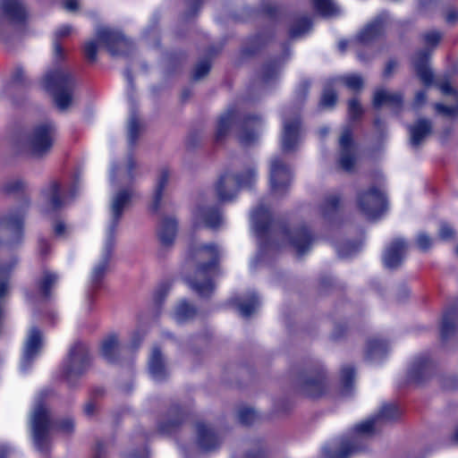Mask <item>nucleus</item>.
Returning <instances> with one entry per match:
<instances>
[{
  "instance_id": "f257e3e1",
  "label": "nucleus",
  "mask_w": 458,
  "mask_h": 458,
  "mask_svg": "<svg viewBox=\"0 0 458 458\" xmlns=\"http://www.w3.org/2000/svg\"><path fill=\"white\" fill-rule=\"evenodd\" d=\"M400 414L401 411L395 404L383 405L377 415L356 424L348 433L324 446L325 458H349L360 452L377 426L397 419Z\"/></svg>"
},
{
  "instance_id": "f03ea898",
  "label": "nucleus",
  "mask_w": 458,
  "mask_h": 458,
  "mask_svg": "<svg viewBox=\"0 0 458 458\" xmlns=\"http://www.w3.org/2000/svg\"><path fill=\"white\" fill-rule=\"evenodd\" d=\"M220 250L214 243L192 244L185 259V281L199 296H208L214 290L213 277L218 269Z\"/></svg>"
},
{
  "instance_id": "7ed1b4c3",
  "label": "nucleus",
  "mask_w": 458,
  "mask_h": 458,
  "mask_svg": "<svg viewBox=\"0 0 458 458\" xmlns=\"http://www.w3.org/2000/svg\"><path fill=\"white\" fill-rule=\"evenodd\" d=\"M132 196V191L130 189H119L112 196L110 204V221L106 228L102 257L92 267L89 275V280L91 289H96L100 285L108 269L109 259L114 245L116 229L123 213L129 206Z\"/></svg>"
},
{
  "instance_id": "20e7f679",
  "label": "nucleus",
  "mask_w": 458,
  "mask_h": 458,
  "mask_svg": "<svg viewBox=\"0 0 458 458\" xmlns=\"http://www.w3.org/2000/svg\"><path fill=\"white\" fill-rule=\"evenodd\" d=\"M65 52L58 41L53 44V65L41 80L42 88L54 97L57 107L68 108L72 102L73 79L71 73L60 64Z\"/></svg>"
},
{
  "instance_id": "39448f33",
  "label": "nucleus",
  "mask_w": 458,
  "mask_h": 458,
  "mask_svg": "<svg viewBox=\"0 0 458 458\" xmlns=\"http://www.w3.org/2000/svg\"><path fill=\"white\" fill-rule=\"evenodd\" d=\"M46 394L42 392L36 396L30 414L33 443L42 453L47 450L49 434L55 428L50 411L44 401Z\"/></svg>"
},
{
  "instance_id": "423d86ee",
  "label": "nucleus",
  "mask_w": 458,
  "mask_h": 458,
  "mask_svg": "<svg viewBox=\"0 0 458 458\" xmlns=\"http://www.w3.org/2000/svg\"><path fill=\"white\" fill-rule=\"evenodd\" d=\"M55 133V129L52 123L37 124L21 140V150L32 157H42L51 150Z\"/></svg>"
},
{
  "instance_id": "0eeeda50",
  "label": "nucleus",
  "mask_w": 458,
  "mask_h": 458,
  "mask_svg": "<svg viewBox=\"0 0 458 458\" xmlns=\"http://www.w3.org/2000/svg\"><path fill=\"white\" fill-rule=\"evenodd\" d=\"M258 178L256 166L251 164L239 174L231 170H225L218 177L215 189L217 198L221 201L233 199L240 188L250 187Z\"/></svg>"
},
{
  "instance_id": "6e6552de",
  "label": "nucleus",
  "mask_w": 458,
  "mask_h": 458,
  "mask_svg": "<svg viewBox=\"0 0 458 458\" xmlns=\"http://www.w3.org/2000/svg\"><path fill=\"white\" fill-rule=\"evenodd\" d=\"M90 363L88 347L83 343L74 344L68 354L64 367V374L67 382L72 386L88 369Z\"/></svg>"
},
{
  "instance_id": "1a4fd4ad",
  "label": "nucleus",
  "mask_w": 458,
  "mask_h": 458,
  "mask_svg": "<svg viewBox=\"0 0 458 458\" xmlns=\"http://www.w3.org/2000/svg\"><path fill=\"white\" fill-rule=\"evenodd\" d=\"M293 179L292 170L280 157H273L269 163V184L273 197L283 196Z\"/></svg>"
},
{
  "instance_id": "9d476101",
  "label": "nucleus",
  "mask_w": 458,
  "mask_h": 458,
  "mask_svg": "<svg viewBox=\"0 0 458 458\" xmlns=\"http://www.w3.org/2000/svg\"><path fill=\"white\" fill-rule=\"evenodd\" d=\"M357 203L360 212L368 219L379 217L386 209L385 192L374 187L360 193Z\"/></svg>"
},
{
  "instance_id": "9b49d317",
  "label": "nucleus",
  "mask_w": 458,
  "mask_h": 458,
  "mask_svg": "<svg viewBox=\"0 0 458 458\" xmlns=\"http://www.w3.org/2000/svg\"><path fill=\"white\" fill-rule=\"evenodd\" d=\"M24 216L23 209L11 210L0 216V233L6 231L11 233V238L8 241L9 247L13 248L22 242Z\"/></svg>"
},
{
  "instance_id": "f8f14e48",
  "label": "nucleus",
  "mask_w": 458,
  "mask_h": 458,
  "mask_svg": "<svg viewBox=\"0 0 458 458\" xmlns=\"http://www.w3.org/2000/svg\"><path fill=\"white\" fill-rule=\"evenodd\" d=\"M97 37L106 47L112 55H123L131 47V42L118 30L100 28L97 31Z\"/></svg>"
},
{
  "instance_id": "ddd939ff",
  "label": "nucleus",
  "mask_w": 458,
  "mask_h": 458,
  "mask_svg": "<svg viewBox=\"0 0 458 458\" xmlns=\"http://www.w3.org/2000/svg\"><path fill=\"white\" fill-rule=\"evenodd\" d=\"M43 200L52 209L64 207L75 196V188L72 186L69 192H65L58 182H50L41 192Z\"/></svg>"
},
{
  "instance_id": "4468645a",
  "label": "nucleus",
  "mask_w": 458,
  "mask_h": 458,
  "mask_svg": "<svg viewBox=\"0 0 458 458\" xmlns=\"http://www.w3.org/2000/svg\"><path fill=\"white\" fill-rule=\"evenodd\" d=\"M43 347V336L41 332L35 327H32L28 333L22 357L21 360V370L27 372L32 361L38 357Z\"/></svg>"
},
{
  "instance_id": "2eb2a0df",
  "label": "nucleus",
  "mask_w": 458,
  "mask_h": 458,
  "mask_svg": "<svg viewBox=\"0 0 458 458\" xmlns=\"http://www.w3.org/2000/svg\"><path fill=\"white\" fill-rule=\"evenodd\" d=\"M301 139V123L299 116L291 118L284 114L283 118V131L281 136V147L284 152L294 150Z\"/></svg>"
},
{
  "instance_id": "dca6fc26",
  "label": "nucleus",
  "mask_w": 458,
  "mask_h": 458,
  "mask_svg": "<svg viewBox=\"0 0 458 458\" xmlns=\"http://www.w3.org/2000/svg\"><path fill=\"white\" fill-rule=\"evenodd\" d=\"M339 165L344 170L350 172L356 163V149L349 128L344 129L339 139Z\"/></svg>"
},
{
  "instance_id": "f3484780",
  "label": "nucleus",
  "mask_w": 458,
  "mask_h": 458,
  "mask_svg": "<svg viewBox=\"0 0 458 458\" xmlns=\"http://www.w3.org/2000/svg\"><path fill=\"white\" fill-rule=\"evenodd\" d=\"M136 163L131 156H129L125 164L122 165H112L109 172L110 183L113 187L117 185L126 186L136 177Z\"/></svg>"
},
{
  "instance_id": "a211bd4d",
  "label": "nucleus",
  "mask_w": 458,
  "mask_h": 458,
  "mask_svg": "<svg viewBox=\"0 0 458 458\" xmlns=\"http://www.w3.org/2000/svg\"><path fill=\"white\" fill-rule=\"evenodd\" d=\"M284 239L293 248L298 255L304 254L310 248L313 238L304 226L292 230L284 229Z\"/></svg>"
},
{
  "instance_id": "6ab92c4d",
  "label": "nucleus",
  "mask_w": 458,
  "mask_h": 458,
  "mask_svg": "<svg viewBox=\"0 0 458 458\" xmlns=\"http://www.w3.org/2000/svg\"><path fill=\"white\" fill-rule=\"evenodd\" d=\"M220 444V437L209 425L204 422L196 424V445L200 451H214Z\"/></svg>"
},
{
  "instance_id": "aec40b11",
  "label": "nucleus",
  "mask_w": 458,
  "mask_h": 458,
  "mask_svg": "<svg viewBox=\"0 0 458 458\" xmlns=\"http://www.w3.org/2000/svg\"><path fill=\"white\" fill-rule=\"evenodd\" d=\"M0 26L6 20L11 23H20L26 18V10L21 0H0Z\"/></svg>"
},
{
  "instance_id": "412c9836",
  "label": "nucleus",
  "mask_w": 458,
  "mask_h": 458,
  "mask_svg": "<svg viewBox=\"0 0 458 458\" xmlns=\"http://www.w3.org/2000/svg\"><path fill=\"white\" fill-rule=\"evenodd\" d=\"M434 371L432 361L427 357L416 358L411 364L407 377L409 381L420 384L429 378Z\"/></svg>"
},
{
  "instance_id": "4be33fe9",
  "label": "nucleus",
  "mask_w": 458,
  "mask_h": 458,
  "mask_svg": "<svg viewBox=\"0 0 458 458\" xmlns=\"http://www.w3.org/2000/svg\"><path fill=\"white\" fill-rule=\"evenodd\" d=\"M407 243L402 238H396L386 247L384 255V265L388 268L397 267L404 259Z\"/></svg>"
},
{
  "instance_id": "5701e85b",
  "label": "nucleus",
  "mask_w": 458,
  "mask_h": 458,
  "mask_svg": "<svg viewBox=\"0 0 458 458\" xmlns=\"http://www.w3.org/2000/svg\"><path fill=\"white\" fill-rule=\"evenodd\" d=\"M270 223V213L263 204H260L251 212V228L260 241L268 234Z\"/></svg>"
},
{
  "instance_id": "b1692460",
  "label": "nucleus",
  "mask_w": 458,
  "mask_h": 458,
  "mask_svg": "<svg viewBox=\"0 0 458 458\" xmlns=\"http://www.w3.org/2000/svg\"><path fill=\"white\" fill-rule=\"evenodd\" d=\"M262 126V120L260 117L253 116L247 117L241 127L239 133V140L243 145H250L253 143L259 135V130Z\"/></svg>"
},
{
  "instance_id": "393cba45",
  "label": "nucleus",
  "mask_w": 458,
  "mask_h": 458,
  "mask_svg": "<svg viewBox=\"0 0 458 458\" xmlns=\"http://www.w3.org/2000/svg\"><path fill=\"white\" fill-rule=\"evenodd\" d=\"M18 264V258L13 257L7 263L0 266V303L4 306V300L12 289L11 275Z\"/></svg>"
},
{
  "instance_id": "a878e982",
  "label": "nucleus",
  "mask_w": 458,
  "mask_h": 458,
  "mask_svg": "<svg viewBox=\"0 0 458 458\" xmlns=\"http://www.w3.org/2000/svg\"><path fill=\"white\" fill-rule=\"evenodd\" d=\"M428 51L423 50L417 53L413 58V64L417 75L426 86L430 85L433 81V73L428 67Z\"/></svg>"
},
{
  "instance_id": "bb28decb",
  "label": "nucleus",
  "mask_w": 458,
  "mask_h": 458,
  "mask_svg": "<svg viewBox=\"0 0 458 458\" xmlns=\"http://www.w3.org/2000/svg\"><path fill=\"white\" fill-rule=\"evenodd\" d=\"M148 372L150 377L156 381L164 379L167 375L165 360L157 347H154L151 351L148 360Z\"/></svg>"
},
{
  "instance_id": "cd10ccee",
  "label": "nucleus",
  "mask_w": 458,
  "mask_h": 458,
  "mask_svg": "<svg viewBox=\"0 0 458 458\" xmlns=\"http://www.w3.org/2000/svg\"><path fill=\"white\" fill-rule=\"evenodd\" d=\"M388 19L387 13L380 14L375 21L368 24L358 35V39L363 44H367L377 38L382 32L384 24Z\"/></svg>"
},
{
  "instance_id": "c85d7f7f",
  "label": "nucleus",
  "mask_w": 458,
  "mask_h": 458,
  "mask_svg": "<svg viewBox=\"0 0 458 458\" xmlns=\"http://www.w3.org/2000/svg\"><path fill=\"white\" fill-rule=\"evenodd\" d=\"M389 350L388 344L382 339L371 338L367 342L365 358L371 362H379Z\"/></svg>"
},
{
  "instance_id": "c756f323",
  "label": "nucleus",
  "mask_w": 458,
  "mask_h": 458,
  "mask_svg": "<svg viewBox=\"0 0 458 458\" xmlns=\"http://www.w3.org/2000/svg\"><path fill=\"white\" fill-rule=\"evenodd\" d=\"M123 352L116 335H109L102 341L100 354L106 361H116Z\"/></svg>"
},
{
  "instance_id": "7c9ffc66",
  "label": "nucleus",
  "mask_w": 458,
  "mask_h": 458,
  "mask_svg": "<svg viewBox=\"0 0 458 458\" xmlns=\"http://www.w3.org/2000/svg\"><path fill=\"white\" fill-rule=\"evenodd\" d=\"M194 216L197 221L210 228H217L223 223V217L216 208L199 207Z\"/></svg>"
},
{
  "instance_id": "2f4dec72",
  "label": "nucleus",
  "mask_w": 458,
  "mask_h": 458,
  "mask_svg": "<svg viewBox=\"0 0 458 458\" xmlns=\"http://www.w3.org/2000/svg\"><path fill=\"white\" fill-rule=\"evenodd\" d=\"M177 232V222L174 218L165 217L164 218L158 226L157 235L160 243L168 247L171 246L175 239Z\"/></svg>"
},
{
  "instance_id": "473e14b6",
  "label": "nucleus",
  "mask_w": 458,
  "mask_h": 458,
  "mask_svg": "<svg viewBox=\"0 0 458 458\" xmlns=\"http://www.w3.org/2000/svg\"><path fill=\"white\" fill-rule=\"evenodd\" d=\"M403 103V96L400 92L377 89L373 98V106L377 108L382 106L399 107Z\"/></svg>"
},
{
  "instance_id": "72a5a7b5",
  "label": "nucleus",
  "mask_w": 458,
  "mask_h": 458,
  "mask_svg": "<svg viewBox=\"0 0 458 458\" xmlns=\"http://www.w3.org/2000/svg\"><path fill=\"white\" fill-rule=\"evenodd\" d=\"M430 131L431 123L426 119H420L414 125L410 126V140L411 146L418 148Z\"/></svg>"
},
{
  "instance_id": "f704fd0d",
  "label": "nucleus",
  "mask_w": 458,
  "mask_h": 458,
  "mask_svg": "<svg viewBox=\"0 0 458 458\" xmlns=\"http://www.w3.org/2000/svg\"><path fill=\"white\" fill-rule=\"evenodd\" d=\"M301 388L305 394L310 397H318L325 390L323 376L319 374L314 378L312 377L303 380L301 384Z\"/></svg>"
},
{
  "instance_id": "c9c22d12",
  "label": "nucleus",
  "mask_w": 458,
  "mask_h": 458,
  "mask_svg": "<svg viewBox=\"0 0 458 458\" xmlns=\"http://www.w3.org/2000/svg\"><path fill=\"white\" fill-rule=\"evenodd\" d=\"M458 330V312L456 310L447 311L443 318L441 326V335L447 339Z\"/></svg>"
},
{
  "instance_id": "e433bc0d",
  "label": "nucleus",
  "mask_w": 458,
  "mask_h": 458,
  "mask_svg": "<svg viewBox=\"0 0 458 458\" xmlns=\"http://www.w3.org/2000/svg\"><path fill=\"white\" fill-rule=\"evenodd\" d=\"M170 174V170L167 167H162L158 171L157 185L154 192L153 209L155 210L158 208L159 203L162 199L163 191L165 190L166 184L168 183Z\"/></svg>"
},
{
  "instance_id": "4c0bfd02",
  "label": "nucleus",
  "mask_w": 458,
  "mask_h": 458,
  "mask_svg": "<svg viewBox=\"0 0 458 458\" xmlns=\"http://www.w3.org/2000/svg\"><path fill=\"white\" fill-rule=\"evenodd\" d=\"M196 309L186 301H180L174 308L173 318L179 323H184L194 318Z\"/></svg>"
},
{
  "instance_id": "58836bf2",
  "label": "nucleus",
  "mask_w": 458,
  "mask_h": 458,
  "mask_svg": "<svg viewBox=\"0 0 458 458\" xmlns=\"http://www.w3.org/2000/svg\"><path fill=\"white\" fill-rule=\"evenodd\" d=\"M236 305L240 314L244 318H248L257 310L259 306V301L258 296L252 293L245 298L238 300Z\"/></svg>"
},
{
  "instance_id": "ea45409f",
  "label": "nucleus",
  "mask_w": 458,
  "mask_h": 458,
  "mask_svg": "<svg viewBox=\"0 0 458 458\" xmlns=\"http://www.w3.org/2000/svg\"><path fill=\"white\" fill-rule=\"evenodd\" d=\"M316 11L324 17H334L340 13V8L334 0H312Z\"/></svg>"
},
{
  "instance_id": "a19ab883",
  "label": "nucleus",
  "mask_w": 458,
  "mask_h": 458,
  "mask_svg": "<svg viewBox=\"0 0 458 458\" xmlns=\"http://www.w3.org/2000/svg\"><path fill=\"white\" fill-rule=\"evenodd\" d=\"M57 282V276L51 272H46L38 282V290L40 300H46L50 296V291Z\"/></svg>"
},
{
  "instance_id": "79ce46f5",
  "label": "nucleus",
  "mask_w": 458,
  "mask_h": 458,
  "mask_svg": "<svg viewBox=\"0 0 458 458\" xmlns=\"http://www.w3.org/2000/svg\"><path fill=\"white\" fill-rule=\"evenodd\" d=\"M235 113L232 110H228L226 113L220 116L216 131V140H221L224 136L226 135L233 123L235 121Z\"/></svg>"
},
{
  "instance_id": "37998d69",
  "label": "nucleus",
  "mask_w": 458,
  "mask_h": 458,
  "mask_svg": "<svg viewBox=\"0 0 458 458\" xmlns=\"http://www.w3.org/2000/svg\"><path fill=\"white\" fill-rule=\"evenodd\" d=\"M339 197L335 194L327 196L321 206V214L325 217H329L339 206Z\"/></svg>"
},
{
  "instance_id": "c03bdc74",
  "label": "nucleus",
  "mask_w": 458,
  "mask_h": 458,
  "mask_svg": "<svg viewBox=\"0 0 458 458\" xmlns=\"http://www.w3.org/2000/svg\"><path fill=\"white\" fill-rule=\"evenodd\" d=\"M140 124L139 119L135 114H131L127 125L128 140L130 144H133L140 133Z\"/></svg>"
},
{
  "instance_id": "a18cd8bd",
  "label": "nucleus",
  "mask_w": 458,
  "mask_h": 458,
  "mask_svg": "<svg viewBox=\"0 0 458 458\" xmlns=\"http://www.w3.org/2000/svg\"><path fill=\"white\" fill-rule=\"evenodd\" d=\"M311 27V22L307 18L298 20L290 30L292 38H299L304 35Z\"/></svg>"
},
{
  "instance_id": "49530a36",
  "label": "nucleus",
  "mask_w": 458,
  "mask_h": 458,
  "mask_svg": "<svg viewBox=\"0 0 458 458\" xmlns=\"http://www.w3.org/2000/svg\"><path fill=\"white\" fill-rule=\"evenodd\" d=\"M238 419L243 425H250L259 419V414L250 407L241 408L238 411Z\"/></svg>"
},
{
  "instance_id": "de8ad7c7",
  "label": "nucleus",
  "mask_w": 458,
  "mask_h": 458,
  "mask_svg": "<svg viewBox=\"0 0 458 458\" xmlns=\"http://www.w3.org/2000/svg\"><path fill=\"white\" fill-rule=\"evenodd\" d=\"M343 83L352 90H358L361 89L363 85V80L359 74H348L341 78Z\"/></svg>"
},
{
  "instance_id": "09e8293b",
  "label": "nucleus",
  "mask_w": 458,
  "mask_h": 458,
  "mask_svg": "<svg viewBox=\"0 0 458 458\" xmlns=\"http://www.w3.org/2000/svg\"><path fill=\"white\" fill-rule=\"evenodd\" d=\"M354 376H355V372L352 366L348 365V366H344L342 368L341 374H340V380H341L343 386L345 389H348L352 386Z\"/></svg>"
},
{
  "instance_id": "8fccbe9b",
  "label": "nucleus",
  "mask_w": 458,
  "mask_h": 458,
  "mask_svg": "<svg viewBox=\"0 0 458 458\" xmlns=\"http://www.w3.org/2000/svg\"><path fill=\"white\" fill-rule=\"evenodd\" d=\"M182 422V415L176 414V418L169 419L167 422H161L158 425L159 432L163 434H169L173 432Z\"/></svg>"
},
{
  "instance_id": "3c124183",
  "label": "nucleus",
  "mask_w": 458,
  "mask_h": 458,
  "mask_svg": "<svg viewBox=\"0 0 458 458\" xmlns=\"http://www.w3.org/2000/svg\"><path fill=\"white\" fill-rule=\"evenodd\" d=\"M337 97L335 92L329 88L324 89L320 105L324 107H332L336 102Z\"/></svg>"
},
{
  "instance_id": "603ef678",
  "label": "nucleus",
  "mask_w": 458,
  "mask_h": 458,
  "mask_svg": "<svg viewBox=\"0 0 458 458\" xmlns=\"http://www.w3.org/2000/svg\"><path fill=\"white\" fill-rule=\"evenodd\" d=\"M363 109L357 99L353 98L349 101L348 114L350 119L356 120L361 115Z\"/></svg>"
},
{
  "instance_id": "864d4df0",
  "label": "nucleus",
  "mask_w": 458,
  "mask_h": 458,
  "mask_svg": "<svg viewBox=\"0 0 458 458\" xmlns=\"http://www.w3.org/2000/svg\"><path fill=\"white\" fill-rule=\"evenodd\" d=\"M209 70V63L208 61H202L196 65L193 72V78L195 80H200L208 73Z\"/></svg>"
},
{
  "instance_id": "5fc2aeb1",
  "label": "nucleus",
  "mask_w": 458,
  "mask_h": 458,
  "mask_svg": "<svg viewBox=\"0 0 458 458\" xmlns=\"http://www.w3.org/2000/svg\"><path fill=\"white\" fill-rule=\"evenodd\" d=\"M416 242H417L418 247L421 250H427L428 249H429L431 247V245L433 243V240L427 233H420L417 236Z\"/></svg>"
},
{
  "instance_id": "6e6d98bb",
  "label": "nucleus",
  "mask_w": 458,
  "mask_h": 458,
  "mask_svg": "<svg viewBox=\"0 0 458 458\" xmlns=\"http://www.w3.org/2000/svg\"><path fill=\"white\" fill-rule=\"evenodd\" d=\"M438 234L441 240L448 241L454 238L455 233L450 225L443 223L440 225Z\"/></svg>"
},
{
  "instance_id": "4d7b16f0",
  "label": "nucleus",
  "mask_w": 458,
  "mask_h": 458,
  "mask_svg": "<svg viewBox=\"0 0 458 458\" xmlns=\"http://www.w3.org/2000/svg\"><path fill=\"white\" fill-rule=\"evenodd\" d=\"M73 428L74 423L71 418L64 419L56 424V429L63 434H70Z\"/></svg>"
},
{
  "instance_id": "13d9d810",
  "label": "nucleus",
  "mask_w": 458,
  "mask_h": 458,
  "mask_svg": "<svg viewBox=\"0 0 458 458\" xmlns=\"http://www.w3.org/2000/svg\"><path fill=\"white\" fill-rule=\"evenodd\" d=\"M336 250L340 257L347 258L357 251L358 246L347 243L345 245L337 246Z\"/></svg>"
},
{
  "instance_id": "bf43d9fd",
  "label": "nucleus",
  "mask_w": 458,
  "mask_h": 458,
  "mask_svg": "<svg viewBox=\"0 0 458 458\" xmlns=\"http://www.w3.org/2000/svg\"><path fill=\"white\" fill-rule=\"evenodd\" d=\"M98 46L95 41H89L84 46V54L90 61H95L97 56Z\"/></svg>"
},
{
  "instance_id": "052dcab7",
  "label": "nucleus",
  "mask_w": 458,
  "mask_h": 458,
  "mask_svg": "<svg viewBox=\"0 0 458 458\" xmlns=\"http://www.w3.org/2000/svg\"><path fill=\"white\" fill-rule=\"evenodd\" d=\"M435 108L437 113L442 114L445 116L452 117L454 116L458 113V107L456 106H448L443 104H437Z\"/></svg>"
},
{
  "instance_id": "680f3d73",
  "label": "nucleus",
  "mask_w": 458,
  "mask_h": 458,
  "mask_svg": "<svg viewBox=\"0 0 458 458\" xmlns=\"http://www.w3.org/2000/svg\"><path fill=\"white\" fill-rule=\"evenodd\" d=\"M24 182L21 179L15 178L5 182L4 190L8 192H13L22 189Z\"/></svg>"
},
{
  "instance_id": "e2e57ef3",
  "label": "nucleus",
  "mask_w": 458,
  "mask_h": 458,
  "mask_svg": "<svg viewBox=\"0 0 458 458\" xmlns=\"http://www.w3.org/2000/svg\"><path fill=\"white\" fill-rule=\"evenodd\" d=\"M441 34L438 31H428L424 35V41L428 46L435 47L440 40Z\"/></svg>"
},
{
  "instance_id": "0e129e2a",
  "label": "nucleus",
  "mask_w": 458,
  "mask_h": 458,
  "mask_svg": "<svg viewBox=\"0 0 458 458\" xmlns=\"http://www.w3.org/2000/svg\"><path fill=\"white\" fill-rule=\"evenodd\" d=\"M278 73V65L277 64H269L264 67L263 72V80L265 81H268L274 76Z\"/></svg>"
},
{
  "instance_id": "69168bd1",
  "label": "nucleus",
  "mask_w": 458,
  "mask_h": 458,
  "mask_svg": "<svg viewBox=\"0 0 458 458\" xmlns=\"http://www.w3.org/2000/svg\"><path fill=\"white\" fill-rule=\"evenodd\" d=\"M15 454V449L7 444L0 445V458H10Z\"/></svg>"
},
{
  "instance_id": "338daca9",
  "label": "nucleus",
  "mask_w": 458,
  "mask_h": 458,
  "mask_svg": "<svg viewBox=\"0 0 458 458\" xmlns=\"http://www.w3.org/2000/svg\"><path fill=\"white\" fill-rule=\"evenodd\" d=\"M445 21L447 23L454 25L458 22V9L453 8L450 9L445 16Z\"/></svg>"
},
{
  "instance_id": "774afa93",
  "label": "nucleus",
  "mask_w": 458,
  "mask_h": 458,
  "mask_svg": "<svg viewBox=\"0 0 458 458\" xmlns=\"http://www.w3.org/2000/svg\"><path fill=\"white\" fill-rule=\"evenodd\" d=\"M64 7L69 12H75L80 7V0H65Z\"/></svg>"
}]
</instances>
